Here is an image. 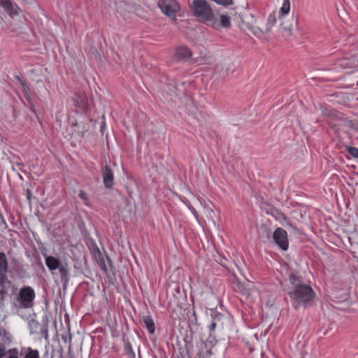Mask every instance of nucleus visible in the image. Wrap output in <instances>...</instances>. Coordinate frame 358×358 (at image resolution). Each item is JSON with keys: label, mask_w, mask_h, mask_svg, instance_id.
<instances>
[{"label": "nucleus", "mask_w": 358, "mask_h": 358, "mask_svg": "<svg viewBox=\"0 0 358 358\" xmlns=\"http://www.w3.org/2000/svg\"><path fill=\"white\" fill-rule=\"evenodd\" d=\"M289 282L292 286V290L288 292L289 297L295 303L307 306L312 301L316 294L310 284L309 279L306 278L305 272L294 271L289 274Z\"/></svg>", "instance_id": "nucleus-1"}, {"label": "nucleus", "mask_w": 358, "mask_h": 358, "mask_svg": "<svg viewBox=\"0 0 358 358\" xmlns=\"http://www.w3.org/2000/svg\"><path fill=\"white\" fill-rule=\"evenodd\" d=\"M189 6L193 15L202 22H214V12L206 0H191Z\"/></svg>", "instance_id": "nucleus-2"}, {"label": "nucleus", "mask_w": 358, "mask_h": 358, "mask_svg": "<svg viewBox=\"0 0 358 358\" xmlns=\"http://www.w3.org/2000/svg\"><path fill=\"white\" fill-rule=\"evenodd\" d=\"M238 273H233V283L236 285V290L243 295L249 296L252 291V283L248 279L243 270H237Z\"/></svg>", "instance_id": "nucleus-3"}, {"label": "nucleus", "mask_w": 358, "mask_h": 358, "mask_svg": "<svg viewBox=\"0 0 358 358\" xmlns=\"http://www.w3.org/2000/svg\"><path fill=\"white\" fill-rule=\"evenodd\" d=\"M91 254L101 268H111L113 267L112 261L110 258L105 252H102L94 243L92 245Z\"/></svg>", "instance_id": "nucleus-4"}, {"label": "nucleus", "mask_w": 358, "mask_h": 358, "mask_svg": "<svg viewBox=\"0 0 358 358\" xmlns=\"http://www.w3.org/2000/svg\"><path fill=\"white\" fill-rule=\"evenodd\" d=\"M158 6L162 12L170 17H175L176 13L180 9L178 4L176 1L171 0H160L158 2Z\"/></svg>", "instance_id": "nucleus-5"}, {"label": "nucleus", "mask_w": 358, "mask_h": 358, "mask_svg": "<svg viewBox=\"0 0 358 358\" xmlns=\"http://www.w3.org/2000/svg\"><path fill=\"white\" fill-rule=\"evenodd\" d=\"M34 298L35 292L31 287H25L20 289L19 293V299L20 304L23 307H30Z\"/></svg>", "instance_id": "nucleus-6"}, {"label": "nucleus", "mask_w": 358, "mask_h": 358, "mask_svg": "<svg viewBox=\"0 0 358 358\" xmlns=\"http://www.w3.org/2000/svg\"><path fill=\"white\" fill-rule=\"evenodd\" d=\"M274 242L283 250H287L289 247L287 233L282 228L278 227L273 233Z\"/></svg>", "instance_id": "nucleus-7"}, {"label": "nucleus", "mask_w": 358, "mask_h": 358, "mask_svg": "<svg viewBox=\"0 0 358 358\" xmlns=\"http://www.w3.org/2000/svg\"><path fill=\"white\" fill-rule=\"evenodd\" d=\"M208 25L211 26L215 29H219L221 27L228 29L231 27V17L228 15L222 14L220 15V22L216 19L214 15V22H209Z\"/></svg>", "instance_id": "nucleus-8"}, {"label": "nucleus", "mask_w": 358, "mask_h": 358, "mask_svg": "<svg viewBox=\"0 0 358 358\" xmlns=\"http://www.w3.org/2000/svg\"><path fill=\"white\" fill-rule=\"evenodd\" d=\"M338 65L342 69H357L358 59L355 56L345 57L338 61Z\"/></svg>", "instance_id": "nucleus-9"}, {"label": "nucleus", "mask_w": 358, "mask_h": 358, "mask_svg": "<svg viewBox=\"0 0 358 358\" xmlns=\"http://www.w3.org/2000/svg\"><path fill=\"white\" fill-rule=\"evenodd\" d=\"M102 176L105 187L108 189L113 188L114 184L113 172L108 165L103 168Z\"/></svg>", "instance_id": "nucleus-10"}, {"label": "nucleus", "mask_w": 358, "mask_h": 358, "mask_svg": "<svg viewBox=\"0 0 358 358\" xmlns=\"http://www.w3.org/2000/svg\"><path fill=\"white\" fill-rule=\"evenodd\" d=\"M55 282L59 285L60 283L66 286L69 282L68 270H52Z\"/></svg>", "instance_id": "nucleus-11"}, {"label": "nucleus", "mask_w": 358, "mask_h": 358, "mask_svg": "<svg viewBox=\"0 0 358 358\" xmlns=\"http://www.w3.org/2000/svg\"><path fill=\"white\" fill-rule=\"evenodd\" d=\"M192 55V51L186 46H180L176 50V57L180 61H187Z\"/></svg>", "instance_id": "nucleus-12"}, {"label": "nucleus", "mask_w": 358, "mask_h": 358, "mask_svg": "<svg viewBox=\"0 0 358 358\" xmlns=\"http://www.w3.org/2000/svg\"><path fill=\"white\" fill-rule=\"evenodd\" d=\"M279 20L280 27L288 33V35H292V24L295 21L294 18L292 17L291 19H288L286 16H279Z\"/></svg>", "instance_id": "nucleus-13"}, {"label": "nucleus", "mask_w": 358, "mask_h": 358, "mask_svg": "<svg viewBox=\"0 0 358 358\" xmlns=\"http://www.w3.org/2000/svg\"><path fill=\"white\" fill-rule=\"evenodd\" d=\"M75 101L76 105L82 109H85L88 106V99L85 94H76Z\"/></svg>", "instance_id": "nucleus-14"}, {"label": "nucleus", "mask_w": 358, "mask_h": 358, "mask_svg": "<svg viewBox=\"0 0 358 358\" xmlns=\"http://www.w3.org/2000/svg\"><path fill=\"white\" fill-rule=\"evenodd\" d=\"M277 20V15L275 12H272L268 15L266 20L265 31L268 32L271 30Z\"/></svg>", "instance_id": "nucleus-15"}, {"label": "nucleus", "mask_w": 358, "mask_h": 358, "mask_svg": "<svg viewBox=\"0 0 358 358\" xmlns=\"http://www.w3.org/2000/svg\"><path fill=\"white\" fill-rule=\"evenodd\" d=\"M143 322L150 334H152L155 331V326L153 320L150 316H144Z\"/></svg>", "instance_id": "nucleus-16"}, {"label": "nucleus", "mask_w": 358, "mask_h": 358, "mask_svg": "<svg viewBox=\"0 0 358 358\" xmlns=\"http://www.w3.org/2000/svg\"><path fill=\"white\" fill-rule=\"evenodd\" d=\"M45 264L48 268H58L59 266V261L54 257L46 256Z\"/></svg>", "instance_id": "nucleus-17"}, {"label": "nucleus", "mask_w": 358, "mask_h": 358, "mask_svg": "<svg viewBox=\"0 0 358 358\" xmlns=\"http://www.w3.org/2000/svg\"><path fill=\"white\" fill-rule=\"evenodd\" d=\"M0 6L3 7L10 14L16 15L17 13V12H14L13 6L10 0H0Z\"/></svg>", "instance_id": "nucleus-18"}, {"label": "nucleus", "mask_w": 358, "mask_h": 358, "mask_svg": "<svg viewBox=\"0 0 358 358\" xmlns=\"http://www.w3.org/2000/svg\"><path fill=\"white\" fill-rule=\"evenodd\" d=\"M290 10V1L289 0H282V5L280 10V16H285Z\"/></svg>", "instance_id": "nucleus-19"}, {"label": "nucleus", "mask_w": 358, "mask_h": 358, "mask_svg": "<svg viewBox=\"0 0 358 358\" xmlns=\"http://www.w3.org/2000/svg\"><path fill=\"white\" fill-rule=\"evenodd\" d=\"M1 343L3 345H9L11 343V336L7 331L0 337Z\"/></svg>", "instance_id": "nucleus-20"}, {"label": "nucleus", "mask_w": 358, "mask_h": 358, "mask_svg": "<svg viewBox=\"0 0 358 358\" xmlns=\"http://www.w3.org/2000/svg\"><path fill=\"white\" fill-rule=\"evenodd\" d=\"M0 268H8V260L4 252H0Z\"/></svg>", "instance_id": "nucleus-21"}, {"label": "nucleus", "mask_w": 358, "mask_h": 358, "mask_svg": "<svg viewBox=\"0 0 358 358\" xmlns=\"http://www.w3.org/2000/svg\"><path fill=\"white\" fill-rule=\"evenodd\" d=\"M24 358H40L38 351L29 348Z\"/></svg>", "instance_id": "nucleus-22"}, {"label": "nucleus", "mask_w": 358, "mask_h": 358, "mask_svg": "<svg viewBox=\"0 0 358 358\" xmlns=\"http://www.w3.org/2000/svg\"><path fill=\"white\" fill-rule=\"evenodd\" d=\"M103 273L108 278V280L110 283L114 284L115 281L114 270H103Z\"/></svg>", "instance_id": "nucleus-23"}, {"label": "nucleus", "mask_w": 358, "mask_h": 358, "mask_svg": "<svg viewBox=\"0 0 358 358\" xmlns=\"http://www.w3.org/2000/svg\"><path fill=\"white\" fill-rule=\"evenodd\" d=\"M15 78L18 80L20 85H21V87H22V88L23 90V92L24 93H27L28 91L29 90V87L27 86V85L26 84V83L23 80L22 78H21L18 76H17Z\"/></svg>", "instance_id": "nucleus-24"}, {"label": "nucleus", "mask_w": 358, "mask_h": 358, "mask_svg": "<svg viewBox=\"0 0 358 358\" xmlns=\"http://www.w3.org/2000/svg\"><path fill=\"white\" fill-rule=\"evenodd\" d=\"M347 151L349 154H350L352 157L358 159V148L355 147L348 146Z\"/></svg>", "instance_id": "nucleus-25"}, {"label": "nucleus", "mask_w": 358, "mask_h": 358, "mask_svg": "<svg viewBox=\"0 0 358 358\" xmlns=\"http://www.w3.org/2000/svg\"><path fill=\"white\" fill-rule=\"evenodd\" d=\"M62 339L65 343L69 345V348L71 347V336L70 334L66 336L62 335Z\"/></svg>", "instance_id": "nucleus-26"}, {"label": "nucleus", "mask_w": 358, "mask_h": 358, "mask_svg": "<svg viewBox=\"0 0 358 358\" xmlns=\"http://www.w3.org/2000/svg\"><path fill=\"white\" fill-rule=\"evenodd\" d=\"M42 336L45 338H48V328L47 325H44L40 330Z\"/></svg>", "instance_id": "nucleus-27"}, {"label": "nucleus", "mask_w": 358, "mask_h": 358, "mask_svg": "<svg viewBox=\"0 0 358 358\" xmlns=\"http://www.w3.org/2000/svg\"><path fill=\"white\" fill-rule=\"evenodd\" d=\"M9 352L10 353V355L7 358H18V357H17L18 352H17V349L10 350H9Z\"/></svg>", "instance_id": "nucleus-28"}, {"label": "nucleus", "mask_w": 358, "mask_h": 358, "mask_svg": "<svg viewBox=\"0 0 358 358\" xmlns=\"http://www.w3.org/2000/svg\"><path fill=\"white\" fill-rule=\"evenodd\" d=\"M6 354L5 345L0 344V358H3Z\"/></svg>", "instance_id": "nucleus-29"}, {"label": "nucleus", "mask_w": 358, "mask_h": 358, "mask_svg": "<svg viewBox=\"0 0 358 358\" xmlns=\"http://www.w3.org/2000/svg\"><path fill=\"white\" fill-rule=\"evenodd\" d=\"M79 196L80 197L84 200V201H87V194L83 191V190H80L79 192Z\"/></svg>", "instance_id": "nucleus-30"}, {"label": "nucleus", "mask_w": 358, "mask_h": 358, "mask_svg": "<svg viewBox=\"0 0 358 358\" xmlns=\"http://www.w3.org/2000/svg\"><path fill=\"white\" fill-rule=\"evenodd\" d=\"M25 192H26V197H27V200L30 202L31 200V198H32L31 192L28 189H27L25 190Z\"/></svg>", "instance_id": "nucleus-31"}, {"label": "nucleus", "mask_w": 358, "mask_h": 358, "mask_svg": "<svg viewBox=\"0 0 358 358\" xmlns=\"http://www.w3.org/2000/svg\"><path fill=\"white\" fill-rule=\"evenodd\" d=\"M215 328H216V323L213 322L210 324L209 329L210 331H213L215 329Z\"/></svg>", "instance_id": "nucleus-32"}, {"label": "nucleus", "mask_w": 358, "mask_h": 358, "mask_svg": "<svg viewBox=\"0 0 358 358\" xmlns=\"http://www.w3.org/2000/svg\"><path fill=\"white\" fill-rule=\"evenodd\" d=\"M264 231L266 232V236L267 238H270L271 235V232L270 230H268V229L266 228H264Z\"/></svg>", "instance_id": "nucleus-33"}, {"label": "nucleus", "mask_w": 358, "mask_h": 358, "mask_svg": "<svg viewBox=\"0 0 358 358\" xmlns=\"http://www.w3.org/2000/svg\"><path fill=\"white\" fill-rule=\"evenodd\" d=\"M6 331V330L4 328L0 327V337H1L3 334H5Z\"/></svg>", "instance_id": "nucleus-34"}, {"label": "nucleus", "mask_w": 358, "mask_h": 358, "mask_svg": "<svg viewBox=\"0 0 358 358\" xmlns=\"http://www.w3.org/2000/svg\"><path fill=\"white\" fill-rule=\"evenodd\" d=\"M221 266H223L224 268H228V265L225 264V261L224 262H221L220 263Z\"/></svg>", "instance_id": "nucleus-35"}, {"label": "nucleus", "mask_w": 358, "mask_h": 358, "mask_svg": "<svg viewBox=\"0 0 358 358\" xmlns=\"http://www.w3.org/2000/svg\"><path fill=\"white\" fill-rule=\"evenodd\" d=\"M357 262H358V259H357Z\"/></svg>", "instance_id": "nucleus-36"}]
</instances>
